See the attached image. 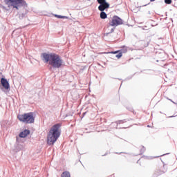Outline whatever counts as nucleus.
I'll list each match as a JSON object with an SVG mask.
<instances>
[{
	"label": "nucleus",
	"instance_id": "1",
	"mask_svg": "<svg viewBox=\"0 0 177 177\" xmlns=\"http://www.w3.org/2000/svg\"><path fill=\"white\" fill-rule=\"evenodd\" d=\"M41 57L44 63H48L53 68H60L62 64H63L62 57L55 53L48 54L44 53L41 54Z\"/></svg>",
	"mask_w": 177,
	"mask_h": 177
},
{
	"label": "nucleus",
	"instance_id": "2",
	"mask_svg": "<svg viewBox=\"0 0 177 177\" xmlns=\"http://www.w3.org/2000/svg\"><path fill=\"white\" fill-rule=\"evenodd\" d=\"M60 127H62L60 124H56L53 125L48 131L47 144L49 146H53L55 143H56L57 139L60 138V131H59Z\"/></svg>",
	"mask_w": 177,
	"mask_h": 177
},
{
	"label": "nucleus",
	"instance_id": "3",
	"mask_svg": "<svg viewBox=\"0 0 177 177\" xmlns=\"http://www.w3.org/2000/svg\"><path fill=\"white\" fill-rule=\"evenodd\" d=\"M17 118L21 122H26V124H33L35 119L34 118V114L32 113H28L23 115H19Z\"/></svg>",
	"mask_w": 177,
	"mask_h": 177
},
{
	"label": "nucleus",
	"instance_id": "4",
	"mask_svg": "<svg viewBox=\"0 0 177 177\" xmlns=\"http://www.w3.org/2000/svg\"><path fill=\"white\" fill-rule=\"evenodd\" d=\"M4 1L6 5L11 3V6L17 10H19V6H17V5H21V6L27 8V2H26L24 0H4Z\"/></svg>",
	"mask_w": 177,
	"mask_h": 177
},
{
	"label": "nucleus",
	"instance_id": "5",
	"mask_svg": "<svg viewBox=\"0 0 177 177\" xmlns=\"http://www.w3.org/2000/svg\"><path fill=\"white\" fill-rule=\"evenodd\" d=\"M121 24H124V21L118 16L113 17L111 21L109 22V26L112 27H117L121 26Z\"/></svg>",
	"mask_w": 177,
	"mask_h": 177
},
{
	"label": "nucleus",
	"instance_id": "6",
	"mask_svg": "<svg viewBox=\"0 0 177 177\" xmlns=\"http://www.w3.org/2000/svg\"><path fill=\"white\" fill-rule=\"evenodd\" d=\"M97 3L100 4L98 6L99 10H106L110 8V4L106 1V0H97Z\"/></svg>",
	"mask_w": 177,
	"mask_h": 177
},
{
	"label": "nucleus",
	"instance_id": "7",
	"mask_svg": "<svg viewBox=\"0 0 177 177\" xmlns=\"http://www.w3.org/2000/svg\"><path fill=\"white\" fill-rule=\"evenodd\" d=\"M1 84L2 86H3L4 89H10V85L9 84V82H8V80L2 77L1 79Z\"/></svg>",
	"mask_w": 177,
	"mask_h": 177
},
{
	"label": "nucleus",
	"instance_id": "8",
	"mask_svg": "<svg viewBox=\"0 0 177 177\" xmlns=\"http://www.w3.org/2000/svg\"><path fill=\"white\" fill-rule=\"evenodd\" d=\"M28 135H30V130H24L19 133V138H26Z\"/></svg>",
	"mask_w": 177,
	"mask_h": 177
},
{
	"label": "nucleus",
	"instance_id": "9",
	"mask_svg": "<svg viewBox=\"0 0 177 177\" xmlns=\"http://www.w3.org/2000/svg\"><path fill=\"white\" fill-rule=\"evenodd\" d=\"M128 49H129V48L127 46H123L122 47V49L120 50H119V52H120L122 54L127 53V52H128Z\"/></svg>",
	"mask_w": 177,
	"mask_h": 177
},
{
	"label": "nucleus",
	"instance_id": "10",
	"mask_svg": "<svg viewBox=\"0 0 177 177\" xmlns=\"http://www.w3.org/2000/svg\"><path fill=\"white\" fill-rule=\"evenodd\" d=\"M101 12H100V17L101 19H107V14H106L104 12V10H100Z\"/></svg>",
	"mask_w": 177,
	"mask_h": 177
},
{
	"label": "nucleus",
	"instance_id": "11",
	"mask_svg": "<svg viewBox=\"0 0 177 177\" xmlns=\"http://www.w3.org/2000/svg\"><path fill=\"white\" fill-rule=\"evenodd\" d=\"M120 53L115 55V57L118 59H120V57H122V53L121 51H119Z\"/></svg>",
	"mask_w": 177,
	"mask_h": 177
},
{
	"label": "nucleus",
	"instance_id": "12",
	"mask_svg": "<svg viewBox=\"0 0 177 177\" xmlns=\"http://www.w3.org/2000/svg\"><path fill=\"white\" fill-rule=\"evenodd\" d=\"M124 122H125V120H118L117 122L115 123H112L113 124H116L117 125H118V124H124Z\"/></svg>",
	"mask_w": 177,
	"mask_h": 177
},
{
	"label": "nucleus",
	"instance_id": "13",
	"mask_svg": "<svg viewBox=\"0 0 177 177\" xmlns=\"http://www.w3.org/2000/svg\"><path fill=\"white\" fill-rule=\"evenodd\" d=\"M165 3H167V5H171L172 3V0H165Z\"/></svg>",
	"mask_w": 177,
	"mask_h": 177
},
{
	"label": "nucleus",
	"instance_id": "14",
	"mask_svg": "<svg viewBox=\"0 0 177 177\" xmlns=\"http://www.w3.org/2000/svg\"><path fill=\"white\" fill-rule=\"evenodd\" d=\"M145 151H146V148H145V147H142V148L140 149V154H143V153H145Z\"/></svg>",
	"mask_w": 177,
	"mask_h": 177
},
{
	"label": "nucleus",
	"instance_id": "15",
	"mask_svg": "<svg viewBox=\"0 0 177 177\" xmlns=\"http://www.w3.org/2000/svg\"><path fill=\"white\" fill-rule=\"evenodd\" d=\"M58 19H68V17L59 15Z\"/></svg>",
	"mask_w": 177,
	"mask_h": 177
},
{
	"label": "nucleus",
	"instance_id": "16",
	"mask_svg": "<svg viewBox=\"0 0 177 177\" xmlns=\"http://www.w3.org/2000/svg\"><path fill=\"white\" fill-rule=\"evenodd\" d=\"M167 171V168L166 169H165L164 170H162L161 171H160L159 173H158V175H161V174H165V171Z\"/></svg>",
	"mask_w": 177,
	"mask_h": 177
},
{
	"label": "nucleus",
	"instance_id": "17",
	"mask_svg": "<svg viewBox=\"0 0 177 177\" xmlns=\"http://www.w3.org/2000/svg\"><path fill=\"white\" fill-rule=\"evenodd\" d=\"M111 32H114V28H112V29L111 30V32H109V34H111Z\"/></svg>",
	"mask_w": 177,
	"mask_h": 177
},
{
	"label": "nucleus",
	"instance_id": "18",
	"mask_svg": "<svg viewBox=\"0 0 177 177\" xmlns=\"http://www.w3.org/2000/svg\"><path fill=\"white\" fill-rule=\"evenodd\" d=\"M55 17H57V19H59V15H55Z\"/></svg>",
	"mask_w": 177,
	"mask_h": 177
},
{
	"label": "nucleus",
	"instance_id": "19",
	"mask_svg": "<svg viewBox=\"0 0 177 177\" xmlns=\"http://www.w3.org/2000/svg\"><path fill=\"white\" fill-rule=\"evenodd\" d=\"M169 100H170V102H171L172 103H174L175 104V102L172 100L169 99Z\"/></svg>",
	"mask_w": 177,
	"mask_h": 177
},
{
	"label": "nucleus",
	"instance_id": "20",
	"mask_svg": "<svg viewBox=\"0 0 177 177\" xmlns=\"http://www.w3.org/2000/svg\"><path fill=\"white\" fill-rule=\"evenodd\" d=\"M111 53H114V54L118 53V51L111 52Z\"/></svg>",
	"mask_w": 177,
	"mask_h": 177
},
{
	"label": "nucleus",
	"instance_id": "21",
	"mask_svg": "<svg viewBox=\"0 0 177 177\" xmlns=\"http://www.w3.org/2000/svg\"><path fill=\"white\" fill-rule=\"evenodd\" d=\"M21 16H22V17H24L26 16V15L22 14Z\"/></svg>",
	"mask_w": 177,
	"mask_h": 177
},
{
	"label": "nucleus",
	"instance_id": "22",
	"mask_svg": "<svg viewBox=\"0 0 177 177\" xmlns=\"http://www.w3.org/2000/svg\"><path fill=\"white\" fill-rule=\"evenodd\" d=\"M156 0H150V2H154Z\"/></svg>",
	"mask_w": 177,
	"mask_h": 177
},
{
	"label": "nucleus",
	"instance_id": "23",
	"mask_svg": "<svg viewBox=\"0 0 177 177\" xmlns=\"http://www.w3.org/2000/svg\"><path fill=\"white\" fill-rule=\"evenodd\" d=\"M148 128H150V125H147Z\"/></svg>",
	"mask_w": 177,
	"mask_h": 177
},
{
	"label": "nucleus",
	"instance_id": "24",
	"mask_svg": "<svg viewBox=\"0 0 177 177\" xmlns=\"http://www.w3.org/2000/svg\"><path fill=\"white\" fill-rule=\"evenodd\" d=\"M163 167L165 168V165H163Z\"/></svg>",
	"mask_w": 177,
	"mask_h": 177
},
{
	"label": "nucleus",
	"instance_id": "25",
	"mask_svg": "<svg viewBox=\"0 0 177 177\" xmlns=\"http://www.w3.org/2000/svg\"><path fill=\"white\" fill-rule=\"evenodd\" d=\"M86 113H84V115H85Z\"/></svg>",
	"mask_w": 177,
	"mask_h": 177
}]
</instances>
